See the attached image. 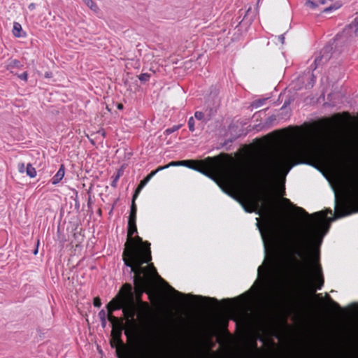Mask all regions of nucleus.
<instances>
[{
    "instance_id": "nucleus-1",
    "label": "nucleus",
    "mask_w": 358,
    "mask_h": 358,
    "mask_svg": "<svg viewBox=\"0 0 358 358\" xmlns=\"http://www.w3.org/2000/svg\"><path fill=\"white\" fill-rule=\"evenodd\" d=\"M335 194V212L327 217L331 210L309 215L303 208H296V213L304 217L306 226L298 231L285 230L277 240L282 254L294 266L303 282L314 293L324 283L320 266L317 263L318 250L327 233L330 223L338 218L358 212V163L348 167L341 184V194Z\"/></svg>"
},
{
    "instance_id": "nucleus-2",
    "label": "nucleus",
    "mask_w": 358,
    "mask_h": 358,
    "mask_svg": "<svg viewBox=\"0 0 358 358\" xmlns=\"http://www.w3.org/2000/svg\"><path fill=\"white\" fill-rule=\"evenodd\" d=\"M238 201L245 211L256 212L262 218V223L257 218V227L261 234L266 258L257 269L258 278L251 289L245 294L241 306H245L257 296L265 303L274 302L284 290L285 271L282 265L274 256L273 247L276 221L271 202L255 189L243 191Z\"/></svg>"
},
{
    "instance_id": "nucleus-3",
    "label": "nucleus",
    "mask_w": 358,
    "mask_h": 358,
    "mask_svg": "<svg viewBox=\"0 0 358 358\" xmlns=\"http://www.w3.org/2000/svg\"><path fill=\"white\" fill-rule=\"evenodd\" d=\"M322 140L313 135L295 138L278 150L262 148L250 157V166L253 173L264 180L285 177L303 159L316 158L324 152Z\"/></svg>"
},
{
    "instance_id": "nucleus-4",
    "label": "nucleus",
    "mask_w": 358,
    "mask_h": 358,
    "mask_svg": "<svg viewBox=\"0 0 358 358\" xmlns=\"http://www.w3.org/2000/svg\"><path fill=\"white\" fill-rule=\"evenodd\" d=\"M136 231V222L129 224L128 222V241L125 244L123 252V261L127 267L130 268V274L134 273V284L136 299L138 300L141 294L148 288L151 280L156 278L161 281L164 287L173 295L174 305L179 308H186L189 305L190 299L197 301L212 300L211 299L185 294L168 285L157 273L156 269L152 265H148L142 268L141 265L151 259L150 243H143L142 239L137 238L136 241L131 238V236Z\"/></svg>"
},
{
    "instance_id": "nucleus-5",
    "label": "nucleus",
    "mask_w": 358,
    "mask_h": 358,
    "mask_svg": "<svg viewBox=\"0 0 358 358\" xmlns=\"http://www.w3.org/2000/svg\"><path fill=\"white\" fill-rule=\"evenodd\" d=\"M186 162L184 166L195 170L215 180L217 184L224 189V186L235 187L244 182L243 175L236 166L230 164H225L218 172L217 178L212 175L211 172L217 169L215 161L207 157L204 160H183Z\"/></svg>"
},
{
    "instance_id": "nucleus-6",
    "label": "nucleus",
    "mask_w": 358,
    "mask_h": 358,
    "mask_svg": "<svg viewBox=\"0 0 358 358\" xmlns=\"http://www.w3.org/2000/svg\"><path fill=\"white\" fill-rule=\"evenodd\" d=\"M107 308L109 320L112 318L110 314L114 310L122 308L124 317L127 320L134 321L136 308L134 301V296L131 285H124L116 296L108 304Z\"/></svg>"
},
{
    "instance_id": "nucleus-7",
    "label": "nucleus",
    "mask_w": 358,
    "mask_h": 358,
    "mask_svg": "<svg viewBox=\"0 0 358 358\" xmlns=\"http://www.w3.org/2000/svg\"><path fill=\"white\" fill-rule=\"evenodd\" d=\"M331 48L329 46L324 47L319 52L315 55L313 64H310V69L313 71L318 66L327 62L331 57Z\"/></svg>"
},
{
    "instance_id": "nucleus-8",
    "label": "nucleus",
    "mask_w": 358,
    "mask_h": 358,
    "mask_svg": "<svg viewBox=\"0 0 358 358\" xmlns=\"http://www.w3.org/2000/svg\"><path fill=\"white\" fill-rule=\"evenodd\" d=\"M345 32L350 36L358 37V13H357V16L355 17L353 22L345 30Z\"/></svg>"
},
{
    "instance_id": "nucleus-9",
    "label": "nucleus",
    "mask_w": 358,
    "mask_h": 358,
    "mask_svg": "<svg viewBox=\"0 0 358 358\" xmlns=\"http://www.w3.org/2000/svg\"><path fill=\"white\" fill-rule=\"evenodd\" d=\"M155 176V173H150L143 180L141 181L139 185L136 188L134 194V199H136L141 191V189L144 187V186L150 180V179Z\"/></svg>"
},
{
    "instance_id": "nucleus-10",
    "label": "nucleus",
    "mask_w": 358,
    "mask_h": 358,
    "mask_svg": "<svg viewBox=\"0 0 358 358\" xmlns=\"http://www.w3.org/2000/svg\"><path fill=\"white\" fill-rule=\"evenodd\" d=\"M13 34L16 38H22L26 36V33L22 31V27L19 22L13 23Z\"/></svg>"
},
{
    "instance_id": "nucleus-11",
    "label": "nucleus",
    "mask_w": 358,
    "mask_h": 358,
    "mask_svg": "<svg viewBox=\"0 0 358 358\" xmlns=\"http://www.w3.org/2000/svg\"><path fill=\"white\" fill-rule=\"evenodd\" d=\"M135 200L134 197L132 198V202L131 206L130 215L129 217V224H132L134 222H136V207L135 204Z\"/></svg>"
},
{
    "instance_id": "nucleus-12",
    "label": "nucleus",
    "mask_w": 358,
    "mask_h": 358,
    "mask_svg": "<svg viewBox=\"0 0 358 358\" xmlns=\"http://www.w3.org/2000/svg\"><path fill=\"white\" fill-rule=\"evenodd\" d=\"M64 176V165H61L59 169L54 176L52 184L56 185L59 182Z\"/></svg>"
},
{
    "instance_id": "nucleus-13",
    "label": "nucleus",
    "mask_w": 358,
    "mask_h": 358,
    "mask_svg": "<svg viewBox=\"0 0 358 358\" xmlns=\"http://www.w3.org/2000/svg\"><path fill=\"white\" fill-rule=\"evenodd\" d=\"M23 66L21 62L17 59H10L6 66V69L9 70L11 73H13V69H20Z\"/></svg>"
},
{
    "instance_id": "nucleus-14",
    "label": "nucleus",
    "mask_w": 358,
    "mask_h": 358,
    "mask_svg": "<svg viewBox=\"0 0 358 358\" xmlns=\"http://www.w3.org/2000/svg\"><path fill=\"white\" fill-rule=\"evenodd\" d=\"M27 175L31 178H34L36 176V169L31 164H28L26 167Z\"/></svg>"
},
{
    "instance_id": "nucleus-15",
    "label": "nucleus",
    "mask_w": 358,
    "mask_h": 358,
    "mask_svg": "<svg viewBox=\"0 0 358 358\" xmlns=\"http://www.w3.org/2000/svg\"><path fill=\"white\" fill-rule=\"evenodd\" d=\"M121 175H122V171L119 170L117 171L116 176H114V178H113V180L112 183H111V186L112 187H116L117 181H118L119 178H120Z\"/></svg>"
},
{
    "instance_id": "nucleus-16",
    "label": "nucleus",
    "mask_w": 358,
    "mask_h": 358,
    "mask_svg": "<svg viewBox=\"0 0 358 358\" xmlns=\"http://www.w3.org/2000/svg\"><path fill=\"white\" fill-rule=\"evenodd\" d=\"M84 3L90 7L92 10H97V6L93 2L92 0H83Z\"/></svg>"
},
{
    "instance_id": "nucleus-17",
    "label": "nucleus",
    "mask_w": 358,
    "mask_h": 358,
    "mask_svg": "<svg viewBox=\"0 0 358 358\" xmlns=\"http://www.w3.org/2000/svg\"><path fill=\"white\" fill-rule=\"evenodd\" d=\"M180 125H174L171 128H168L167 129H166L165 133L166 134L169 135L175 132L176 131L178 130L180 128Z\"/></svg>"
},
{
    "instance_id": "nucleus-18",
    "label": "nucleus",
    "mask_w": 358,
    "mask_h": 358,
    "mask_svg": "<svg viewBox=\"0 0 358 358\" xmlns=\"http://www.w3.org/2000/svg\"><path fill=\"white\" fill-rule=\"evenodd\" d=\"M150 75L148 73H141L138 76V79L142 82H146L150 79Z\"/></svg>"
},
{
    "instance_id": "nucleus-19",
    "label": "nucleus",
    "mask_w": 358,
    "mask_h": 358,
    "mask_svg": "<svg viewBox=\"0 0 358 358\" xmlns=\"http://www.w3.org/2000/svg\"><path fill=\"white\" fill-rule=\"evenodd\" d=\"M186 162H184L183 161H177V162H171L169 165V168L171 166H182L185 165Z\"/></svg>"
},
{
    "instance_id": "nucleus-20",
    "label": "nucleus",
    "mask_w": 358,
    "mask_h": 358,
    "mask_svg": "<svg viewBox=\"0 0 358 358\" xmlns=\"http://www.w3.org/2000/svg\"><path fill=\"white\" fill-rule=\"evenodd\" d=\"M188 127L191 131H194V120L192 117H191L188 120Z\"/></svg>"
},
{
    "instance_id": "nucleus-21",
    "label": "nucleus",
    "mask_w": 358,
    "mask_h": 358,
    "mask_svg": "<svg viewBox=\"0 0 358 358\" xmlns=\"http://www.w3.org/2000/svg\"><path fill=\"white\" fill-rule=\"evenodd\" d=\"M17 169H18V171L20 173H23L24 172V171H26V169H25V165L24 163L21 162V163H19L17 164Z\"/></svg>"
},
{
    "instance_id": "nucleus-22",
    "label": "nucleus",
    "mask_w": 358,
    "mask_h": 358,
    "mask_svg": "<svg viewBox=\"0 0 358 358\" xmlns=\"http://www.w3.org/2000/svg\"><path fill=\"white\" fill-rule=\"evenodd\" d=\"M17 77L24 81H27L28 73L27 72H24L23 73L18 75Z\"/></svg>"
},
{
    "instance_id": "nucleus-23",
    "label": "nucleus",
    "mask_w": 358,
    "mask_h": 358,
    "mask_svg": "<svg viewBox=\"0 0 358 358\" xmlns=\"http://www.w3.org/2000/svg\"><path fill=\"white\" fill-rule=\"evenodd\" d=\"M168 168H169V165L168 164H166L165 166H159L156 170H155L153 171H151L150 173H155V175L159 171H161L162 170L166 169Z\"/></svg>"
},
{
    "instance_id": "nucleus-24",
    "label": "nucleus",
    "mask_w": 358,
    "mask_h": 358,
    "mask_svg": "<svg viewBox=\"0 0 358 358\" xmlns=\"http://www.w3.org/2000/svg\"><path fill=\"white\" fill-rule=\"evenodd\" d=\"M306 4L311 8H315L317 6V4L315 3L313 0H308Z\"/></svg>"
},
{
    "instance_id": "nucleus-25",
    "label": "nucleus",
    "mask_w": 358,
    "mask_h": 358,
    "mask_svg": "<svg viewBox=\"0 0 358 358\" xmlns=\"http://www.w3.org/2000/svg\"><path fill=\"white\" fill-rule=\"evenodd\" d=\"M194 116L197 119V120H202L204 117V115L202 112L201 111H196L195 113H194Z\"/></svg>"
},
{
    "instance_id": "nucleus-26",
    "label": "nucleus",
    "mask_w": 358,
    "mask_h": 358,
    "mask_svg": "<svg viewBox=\"0 0 358 358\" xmlns=\"http://www.w3.org/2000/svg\"><path fill=\"white\" fill-rule=\"evenodd\" d=\"M93 303H94V306L97 308H99L101 305V300L98 297H96L94 299Z\"/></svg>"
},
{
    "instance_id": "nucleus-27",
    "label": "nucleus",
    "mask_w": 358,
    "mask_h": 358,
    "mask_svg": "<svg viewBox=\"0 0 358 358\" xmlns=\"http://www.w3.org/2000/svg\"><path fill=\"white\" fill-rule=\"evenodd\" d=\"M337 8H338V6H329L324 9V12L327 13L333 10H336Z\"/></svg>"
},
{
    "instance_id": "nucleus-28",
    "label": "nucleus",
    "mask_w": 358,
    "mask_h": 358,
    "mask_svg": "<svg viewBox=\"0 0 358 358\" xmlns=\"http://www.w3.org/2000/svg\"><path fill=\"white\" fill-rule=\"evenodd\" d=\"M224 303H227V306H229V308H231L233 305L231 303V301L229 299H227L224 301Z\"/></svg>"
},
{
    "instance_id": "nucleus-29",
    "label": "nucleus",
    "mask_w": 358,
    "mask_h": 358,
    "mask_svg": "<svg viewBox=\"0 0 358 358\" xmlns=\"http://www.w3.org/2000/svg\"><path fill=\"white\" fill-rule=\"evenodd\" d=\"M332 0H320V3L322 5L327 3L329 1H331Z\"/></svg>"
},
{
    "instance_id": "nucleus-30",
    "label": "nucleus",
    "mask_w": 358,
    "mask_h": 358,
    "mask_svg": "<svg viewBox=\"0 0 358 358\" xmlns=\"http://www.w3.org/2000/svg\"><path fill=\"white\" fill-rule=\"evenodd\" d=\"M279 39H280V41H281V43L283 44V43H284V41H285V36H284V35H280V36H279Z\"/></svg>"
},
{
    "instance_id": "nucleus-31",
    "label": "nucleus",
    "mask_w": 358,
    "mask_h": 358,
    "mask_svg": "<svg viewBox=\"0 0 358 358\" xmlns=\"http://www.w3.org/2000/svg\"><path fill=\"white\" fill-rule=\"evenodd\" d=\"M52 77V73L48 72L45 73V78H50Z\"/></svg>"
},
{
    "instance_id": "nucleus-32",
    "label": "nucleus",
    "mask_w": 358,
    "mask_h": 358,
    "mask_svg": "<svg viewBox=\"0 0 358 358\" xmlns=\"http://www.w3.org/2000/svg\"><path fill=\"white\" fill-rule=\"evenodd\" d=\"M99 315L103 318V317H104V316H105V312H104L103 310H101V311L99 313Z\"/></svg>"
},
{
    "instance_id": "nucleus-33",
    "label": "nucleus",
    "mask_w": 358,
    "mask_h": 358,
    "mask_svg": "<svg viewBox=\"0 0 358 358\" xmlns=\"http://www.w3.org/2000/svg\"><path fill=\"white\" fill-rule=\"evenodd\" d=\"M99 132L101 133L103 136H105L106 133L103 130H99Z\"/></svg>"
},
{
    "instance_id": "nucleus-34",
    "label": "nucleus",
    "mask_w": 358,
    "mask_h": 358,
    "mask_svg": "<svg viewBox=\"0 0 358 358\" xmlns=\"http://www.w3.org/2000/svg\"><path fill=\"white\" fill-rule=\"evenodd\" d=\"M117 108H118V109H122V108H123V106H122V104L119 103V104L117 105Z\"/></svg>"
},
{
    "instance_id": "nucleus-35",
    "label": "nucleus",
    "mask_w": 358,
    "mask_h": 358,
    "mask_svg": "<svg viewBox=\"0 0 358 358\" xmlns=\"http://www.w3.org/2000/svg\"><path fill=\"white\" fill-rule=\"evenodd\" d=\"M38 253V248H36L34 252V255H36Z\"/></svg>"
},
{
    "instance_id": "nucleus-36",
    "label": "nucleus",
    "mask_w": 358,
    "mask_h": 358,
    "mask_svg": "<svg viewBox=\"0 0 358 358\" xmlns=\"http://www.w3.org/2000/svg\"><path fill=\"white\" fill-rule=\"evenodd\" d=\"M90 142H91L92 144L94 145V141L92 139H90Z\"/></svg>"
},
{
    "instance_id": "nucleus-37",
    "label": "nucleus",
    "mask_w": 358,
    "mask_h": 358,
    "mask_svg": "<svg viewBox=\"0 0 358 358\" xmlns=\"http://www.w3.org/2000/svg\"><path fill=\"white\" fill-rule=\"evenodd\" d=\"M29 7H31V8H34V5L33 3H31V4L29 6Z\"/></svg>"
},
{
    "instance_id": "nucleus-38",
    "label": "nucleus",
    "mask_w": 358,
    "mask_h": 358,
    "mask_svg": "<svg viewBox=\"0 0 358 358\" xmlns=\"http://www.w3.org/2000/svg\"><path fill=\"white\" fill-rule=\"evenodd\" d=\"M334 305L338 308V303H334Z\"/></svg>"
},
{
    "instance_id": "nucleus-39",
    "label": "nucleus",
    "mask_w": 358,
    "mask_h": 358,
    "mask_svg": "<svg viewBox=\"0 0 358 358\" xmlns=\"http://www.w3.org/2000/svg\"><path fill=\"white\" fill-rule=\"evenodd\" d=\"M120 358H121V357H120Z\"/></svg>"
}]
</instances>
